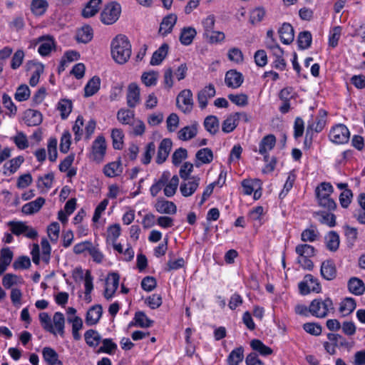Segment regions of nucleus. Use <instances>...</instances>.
<instances>
[{
	"label": "nucleus",
	"mask_w": 365,
	"mask_h": 365,
	"mask_svg": "<svg viewBox=\"0 0 365 365\" xmlns=\"http://www.w3.org/2000/svg\"><path fill=\"white\" fill-rule=\"evenodd\" d=\"M111 56L113 60L119 63L124 64L131 56V44L128 38L123 34H118L110 43Z\"/></svg>",
	"instance_id": "nucleus-1"
},
{
	"label": "nucleus",
	"mask_w": 365,
	"mask_h": 365,
	"mask_svg": "<svg viewBox=\"0 0 365 365\" xmlns=\"http://www.w3.org/2000/svg\"><path fill=\"white\" fill-rule=\"evenodd\" d=\"M332 300L327 297L324 300L315 299L312 300L309 306V313L317 318H325L329 310H334Z\"/></svg>",
	"instance_id": "nucleus-2"
},
{
	"label": "nucleus",
	"mask_w": 365,
	"mask_h": 365,
	"mask_svg": "<svg viewBox=\"0 0 365 365\" xmlns=\"http://www.w3.org/2000/svg\"><path fill=\"white\" fill-rule=\"evenodd\" d=\"M120 12V5L117 2H110L105 6L101 14V21L104 24H113L118 19Z\"/></svg>",
	"instance_id": "nucleus-3"
},
{
	"label": "nucleus",
	"mask_w": 365,
	"mask_h": 365,
	"mask_svg": "<svg viewBox=\"0 0 365 365\" xmlns=\"http://www.w3.org/2000/svg\"><path fill=\"white\" fill-rule=\"evenodd\" d=\"M329 138L331 142L336 144H344L349 140L350 132L345 125L337 124L330 130Z\"/></svg>",
	"instance_id": "nucleus-4"
},
{
	"label": "nucleus",
	"mask_w": 365,
	"mask_h": 365,
	"mask_svg": "<svg viewBox=\"0 0 365 365\" xmlns=\"http://www.w3.org/2000/svg\"><path fill=\"white\" fill-rule=\"evenodd\" d=\"M298 287L300 294L302 295H307L311 292L319 293L322 291L319 280L310 274L304 276V280L299 283Z\"/></svg>",
	"instance_id": "nucleus-5"
},
{
	"label": "nucleus",
	"mask_w": 365,
	"mask_h": 365,
	"mask_svg": "<svg viewBox=\"0 0 365 365\" xmlns=\"http://www.w3.org/2000/svg\"><path fill=\"white\" fill-rule=\"evenodd\" d=\"M8 225L11 227L12 234L15 235L19 236L24 234L30 239H35L38 236V232L32 227L26 225L25 222L10 221Z\"/></svg>",
	"instance_id": "nucleus-6"
},
{
	"label": "nucleus",
	"mask_w": 365,
	"mask_h": 365,
	"mask_svg": "<svg viewBox=\"0 0 365 365\" xmlns=\"http://www.w3.org/2000/svg\"><path fill=\"white\" fill-rule=\"evenodd\" d=\"M177 106L184 113H190L192 108V93L190 89L182 90L177 97Z\"/></svg>",
	"instance_id": "nucleus-7"
},
{
	"label": "nucleus",
	"mask_w": 365,
	"mask_h": 365,
	"mask_svg": "<svg viewBox=\"0 0 365 365\" xmlns=\"http://www.w3.org/2000/svg\"><path fill=\"white\" fill-rule=\"evenodd\" d=\"M106 151V139L103 135L98 136L93 142L92 154L93 160L98 162L103 160Z\"/></svg>",
	"instance_id": "nucleus-8"
},
{
	"label": "nucleus",
	"mask_w": 365,
	"mask_h": 365,
	"mask_svg": "<svg viewBox=\"0 0 365 365\" xmlns=\"http://www.w3.org/2000/svg\"><path fill=\"white\" fill-rule=\"evenodd\" d=\"M173 146V142L170 138H164L160 142L157 152L155 162L157 164H163L168 158Z\"/></svg>",
	"instance_id": "nucleus-9"
},
{
	"label": "nucleus",
	"mask_w": 365,
	"mask_h": 365,
	"mask_svg": "<svg viewBox=\"0 0 365 365\" xmlns=\"http://www.w3.org/2000/svg\"><path fill=\"white\" fill-rule=\"evenodd\" d=\"M120 275L117 272H110L106 279L107 287L105 289L104 297L109 300L112 298L118 289L119 285Z\"/></svg>",
	"instance_id": "nucleus-10"
},
{
	"label": "nucleus",
	"mask_w": 365,
	"mask_h": 365,
	"mask_svg": "<svg viewBox=\"0 0 365 365\" xmlns=\"http://www.w3.org/2000/svg\"><path fill=\"white\" fill-rule=\"evenodd\" d=\"M126 99L128 106L131 108H135L140 103V88L135 83L128 85Z\"/></svg>",
	"instance_id": "nucleus-11"
},
{
	"label": "nucleus",
	"mask_w": 365,
	"mask_h": 365,
	"mask_svg": "<svg viewBox=\"0 0 365 365\" xmlns=\"http://www.w3.org/2000/svg\"><path fill=\"white\" fill-rule=\"evenodd\" d=\"M187 182H182L180 187V190L182 196H191L197 189L200 184V178L197 176H192L189 178Z\"/></svg>",
	"instance_id": "nucleus-12"
},
{
	"label": "nucleus",
	"mask_w": 365,
	"mask_h": 365,
	"mask_svg": "<svg viewBox=\"0 0 365 365\" xmlns=\"http://www.w3.org/2000/svg\"><path fill=\"white\" fill-rule=\"evenodd\" d=\"M26 68L27 70L35 68L30 78L29 84L31 86H36L39 81L40 76L43 73L44 66L40 62L32 60L26 63Z\"/></svg>",
	"instance_id": "nucleus-13"
},
{
	"label": "nucleus",
	"mask_w": 365,
	"mask_h": 365,
	"mask_svg": "<svg viewBox=\"0 0 365 365\" xmlns=\"http://www.w3.org/2000/svg\"><path fill=\"white\" fill-rule=\"evenodd\" d=\"M243 76L236 70H230L225 74V82L227 87L237 88L243 83Z\"/></svg>",
	"instance_id": "nucleus-14"
},
{
	"label": "nucleus",
	"mask_w": 365,
	"mask_h": 365,
	"mask_svg": "<svg viewBox=\"0 0 365 365\" xmlns=\"http://www.w3.org/2000/svg\"><path fill=\"white\" fill-rule=\"evenodd\" d=\"M38 42L41 43L38 51L42 56H48L55 47L54 39L51 36H41L38 37Z\"/></svg>",
	"instance_id": "nucleus-15"
},
{
	"label": "nucleus",
	"mask_w": 365,
	"mask_h": 365,
	"mask_svg": "<svg viewBox=\"0 0 365 365\" xmlns=\"http://www.w3.org/2000/svg\"><path fill=\"white\" fill-rule=\"evenodd\" d=\"M216 91L212 84H209L202 89L197 94V101L200 108L204 109L207 105V101L215 96Z\"/></svg>",
	"instance_id": "nucleus-16"
},
{
	"label": "nucleus",
	"mask_w": 365,
	"mask_h": 365,
	"mask_svg": "<svg viewBox=\"0 0 365 365\" xmlns=\"http://www.w3.org/2000/svg\"><path fill=\"white\" fill-rule=\"evenodd\" d=\"M103 314V308L100 304L92 306L87 312L86 316V324L88 326L96 324L100 320Z\"/></svg>",
	"instance_id": "nucleus-17"
},
{
	"label": "nucleus",
	"mask_w": 365,
	"mask_h": 365,
	"mask_svg": "<svg viewBox=\"0 0 365 365\" xmlns=\"http://www.w3.org/2000/svg\"><path fill=\"white\" fill-rule=\"evenodd\" d=\"M281 41L286 45L290 44L294 38V31L289 23H284L278 30Z\"/></svg>",
	"instance_id": "nucleus-18"
},
{
	"label": "nucleus",
	"mask_w": 365,
	"mask_h": 365,
	"mask_svg": "<svg viewBox=\"0 0 365 365\" xmlns=\"http://www.w3.org/2000/svg\"><path fill=\"white\" fill-rule=\"evenodd\" d=\"M177 22V16L170 14L163 19L160 25L159 34L165 36L173 31V28Z\"/></svg>",
	"instance_id": "nucleus-19"
},
{
	"label": "nucleus",
	"mask_w": 365,
	"mask_h": 365,
	"mask_svg": "<svg viewBox=\"0 0 365 365\" xmlns=\"http://www.w3.org/2000/svg\"><path fill=\"white\" fill-rule=\"evenodd\" d=\"M320 273L326 280H332L336 277V269L332 260H325L322 263Z\"/></svg>",
	"instance_id": "nucleus-20"
},
{
	"label": "nucleus",
	"mask_w": 365,
	"mask_h": 365,
	"mask_svg": "<svg viewBox=\"0 0 365 365\" xmlns=\"http://www.w3.org/2000/svg\"><path fill=\"white\" fill-rule=\"evenodd\" d=\"M24 120L28 126H36L41 123L42 114L36 110L28 109L24 113Z\"/></svg>",
	"instance_id": "nucleus-21"
},
{
	"label": "nucleus",
	"mask_w": 365,
	"mask_h": 365,
	"mask_svg": "<svg viewBox=\"0 0 365 365\" xmlns=\"http://www.w3.org/2000/svg\"><path fill=\"white\" fill-rule=\"evenodd\" d=\"M155 207L159 213L173 215L177 212V207L174 202L165 200H158Z\"/></svg>",
	"instance_id": "nucleus-22"
},
{
	"label": "nucleus",
	"mask_w": 365,
	"mask_h": 365,
	"mask_svg": "<svg viewBox=\"0 0 365 365\" xmlns=\"http://www.w3.org/2000/svg\"><path fill=\"white\" fill-rule=\"evenodd\" d=\"M45 203V199L39 197L34 201L25 204L22 207V212L26 215H32L37 212Z\"/></svg>",
	"instance_id": "nucleus-23"
},
{
	"label": "nucleus",
	"mask_w": 365,
	"mask_h": 365,
	"mask_svg": "<svg viewBox=\"0 0 365 365\" xmlns=\"http://www.w3.org/2000/svg\"><path fill=\"white\" fill-rule=\"evenodd\" d=\"M348 289L352 294L360 296L365 292V284L361 279L351 277L348 282Z\"/></svg>",
	"instance_id": "nucleus-24"
},
{
	"label": "nucleus",
	"mask_w": 365,
	"mask_h": 365,
	"mask_svg": "<svg viewBox=\"0 0 365 365\" xmlns=\"http://www.w3.org/2000/svg\"><path fill=\"white\" fill-rule=\"evenodd\" d=\"M169 49V46L168 43H163L162 44L160 48L156 50L152 56L151 60H150V64L152 66H157L162 63L163 59L166 57L168 55Z\"/></svg>",
	"instance_id": "nucleus-25"
},
{
	"label": "nucleus",
	"mask_w": 365,
	"mask_h": 365,
	"mask_svg": "<svg viewBox=\"0 0 365 365\" xmlns=\"http://www.w3.org/2000/svg\"><path fill=\"white\" fill-rule=\"evenodd\" d=\"M101 79L98 76H94L91 78L84 88V96L90 97L96 93L100 89Z\"/></svg>",
	"instance_id": "nucleus-26"
},
{
	"label": "nucleus",
	"mask_w": 365,
	"mask_h": 365,
	"mask_svg": "<svg viewBox=\"0 0 365 365\" xmlns=\"http://www.w3.org/2000/svg\"><path fill=\"white\" fill-rule=\"evenodd\" d=\"M42 354L44 360L49 365H63L62 362L58 360L57 352L51 347H44L42 350Z\"/></svg>",
	"instance_id": "nucleus-27"
},
{
	"label": "nucleus",
	"mask_w": 365,
	"mask_h": 365,
	"mask_svg": "<svg viewBox=\"0 0 365 365\" xmlns=\"http://www.w3.org/2000/svg\"><path fill=\"white\" fill-rule=\"evenodd\" d=\"M275 143L276 138L274 135L269 134L264 136L259 143V153L260 154H266L274 147Z\"/></svg>",
	"instance_id": "nucleus-28"
},
{
	"label": "nucleus",
	"mask_w": 365,
	"mask_h": 365,
	"mask_svg": "<svg viewBox=\"0 0 365 365\" xmlns=\"http://www.w3.org/2000/svg\"><path fill=\"white\" fill-rule=\"evenodd\" d=\"M84 339L90 347H97L102 341L100 334L94 329H88L84 334Z\"/></svg>",
	"instance_id": "nucleus-29"
},
{
	"label": "nucleus",
	"mask_w": 365,
	"mask_h": 365,
	"mask_svg": "<svg viewBox=\"0 0 365 365\" xmlns=\"http://www.w3.org/2000/svg\"><path fill=\"white\" fill-rule=\"evenodd\" d=\"M93 36V29L89 25H85L77 31L76 40L78 42L87 43Z\"/></svg>",
	"instance_id": "nucleus-30"
},
{
	"label": "nucleus",
	"mask_w": 365,
	"mask_h": 365,
	"mask_svg": "<svg viewBox=\"0 0 365 365\" xmlns=\"http://www.w3.org/2000/svg\"><path fill=\"white\" fill-rule=\"evenodd\" d=\"M244 359V349L239 346L234 349L229 354L227 359L228 365H239Z\"/></svg>",
	"instance_id": "nucleus-31"
},
{
	"label": "nucleus",
	"mask_w": 365,
	"mask_h": 365,
	"mask_svg": "<svg viewBox=\"0 0 365 365\" xmlns=\"http://www.w3.org/2000/svg\"><path fill=\"white\" fill-rule=\"evenodd\" d=\"M197 133V123H195L191 126H185L178 132V138L184 141L195 137Z\"/></svg>",
	"instance_id": "nucleus-32"
},
{
	"label": "nucleus",
	"mask_w": 365,
	"mask_h": 365,
	"mask_svg": "<svg viewBox=\"0 0 365 365\" xmlns=\"http://www.w3.org/2000/svg\"><path fill=\"white\" fill-rule=\"evenodd\" d=\"M196 34L197 32L194 28L185 27L181 31L180 41L182 45L188 46L192 43Z\"/></svg>",
	"instance_id": "nucleus-33"
},
{
	"label": "nucleus",
	"mask_w": 365,
	"mask_h": 365,
	"mask_svg": "<svg viewBox=\"0 0 365 365\" xmlns=\"http://www.w3.org/2000/svg\"><path fill=\"white\" fill-rule=\"evenodd\" d=\"M204 126L211 135H215L219 130V120L215 115H208L204 120Z\"/></svg>",
	"instance_id": "nucleus-34"
},
{
	"label": "nucleus",
	"mask_w": 365,
	"mask_h": 365,
	"mask_svg": "<svg viewBox=\"0 0 365 365\" xmlns=\"http://www.w3.org/2000/svg\"><path fill=\"white\" fill-rule=\"evenodd\" d=\"M101 0H90L83 9L82 16L85 18H90L96 15L99 10V4Z\"/></svg>",
	"instance_id": "nucleus-35"
},
{
	"label": "nucleus",
	"mask_w": 365,
	"mask_h": 365,
	"mask_svg": "<svg viewBox=\"0 0 365 365\" xmlns=\"http://www.w3.org/2000/svg\"><path fill=\"white\" fill-rule=\"evenodd\" d=\"M327 248L331 251L335 252L338 250L339 246V236L335 231H330L326 237Z\"/></svg>",
	"instance_id": "nucleus-36"
},
{
	"label": "nucleus",
	"mask_w": 365,
	"mask_h": 365,
	"mask_svg": "<svg viewBox=\"0 0 365 365\" xmlns=\"http://www.w3.org/2000/svg\"><path fill=\"white\" fill-rule=\"evenodd\" d=\"M312 41V34L308 31H302L297 37V43L299 48L304 50L311 46Z\"/></svg>",
	"instance_id": "nucleus-37"
},
{
	"label": "nucleus",
	"mask_w": 365,
	"mask_h": 365,
	"mask_svg": "<svg viewBox=\"0 0 365 365\" xmlns=\"http://www.w3.org/2000/svg\"><path fill=\"white\" fill-rule=\"evenodd\" d=\"M135 325L141 328H148L152 327L154 322L150 319L143 312H137L135 314Z\"/></svg>",
	"instance_id": "nucleus-38"
},
{
	"label": "nucleus",
	"mask_w": 365,
	"mask_h": 365,
	"mask_svg": "<svg viewBox=\"0 0 365 365\" xmlns=\"http://www.w3.org/2000/svg\"><path fill=\"white\" fill-rule=\"evenodd\" d=\"M237 114H230L222 124V130L225 133L232 132L238 125V121L236 118Z\"/></svg>",
	"instance_id": "nucleus-39"
},
{
	"label": "nucleus",
	"mask_w": 365,
	"mask_h": 365,
	"mask_svg": "<svg viewBox=\"0 0 365 365\" xmlns=\"http://www.w3.org/2000/svg\"><path fill=\"white\" fill-rule=\"evenodd\" d=\"M195 158L201 163L208 164L213 160V153L210 148H202L196 153Z\"/></svg>",
	"instance_id": "nucleus-40"
},
{
	"label": "nucleus",
	"mask_w": 365,
	"mask_h": 365,
	"mask_svg": "<svg viewBox=\"0 0 365 365\" xmlns=\"http://www.w3.org/2000/svg\"><path fill=\"white\" fill-rule=\"evenodd\" d=\"M48 7L46 0H33L31 4V9L36 16L43 15Z\"/></svg>",
	"instance_id": "nucleus-41"
},
{
	"label": "nucleus",
	"mask_w": 365,
	"mask_h": 365,
	"mask_svg": "<svg viewBox=\"0 0 365 365\" xmlns=\"http://www.w3.org/2000/svg\"><path fill=\"white\" fill-rule=\"evenodd\" d=\"M296 253L302 257H311L315 255V249L308 244L298 245L295 248Z\"/></svg>",
	"instance_id": "nucleus-42"
},
{
	"label": "nucleus",
	"mask_w": 365,
	"mask_h": 365,
	"mask_svg": "<svg viewBox=\"0 0 365 365\" xmlns=\"http://www.w3.org/2000/svg\"><path fill=\"white\" fill-rule=\"evenodd\" d=\"M111 138L113 140V147L115 150H121L123 148L124 135L121 129L114 128L111 132Z\"/></svg>",
	"instance_id": "nucleus-43"
},
{
	"label": "nucleus",
	"mask_w": 365,
	"mask_h": 365,
	"mask_svg": "<svg viewBox=\"0 0 365 365\" xmlns=\"http://www.w3.org/2000/svg\"><path fill=\"white\" fill-rule=\"evenodd\" d=\"M250 346L253 350L258 351L263 356L270 355L272 353V349L264 345L259 339H252Z\"/></svg>",
	"instance_id": "nucleus-44"
},
{
	"label": "nucleus",
	"mask_w": 365,
	"mask_h": 365,
	"mask_svg": "<svg viewBox=\"0 0 365 365\" xmlns=\"http://www.w3.org/2000/svg\"><path fill=\"white\" fill-rule=\"evenodd\" d=\"M58 109L61 112V117L63 120L68 118L72 110V102L68 99H61L58 104Z\"/></svg>",
	"instance_id": "nucleus-45"
},
{
	"label": "nucleus",
	"mask_w": 365,
	"mask_h": 365,
	"mask_svg": "<svg viewBox=\"0 0 365 365\" xmlns=\"http://www.w3.org/2000/svg\"><path fill=\"white\" fill-rule=\"evenodd\" d=\"M178 184L179 178L178 175L173 176L169 182L164 186L165 187L163 191L165 195L168 197L173 196L176 192Z\"/></svg>",
	"instance_id": "nucleus-46"
},
{
	"label": "nucleus",
	"mask_w": 365,
	"mask_h": 365,
	"mask_svg": "<svg viewBox=\"0 0 365 365\" xmlns=\"http://www.w3.org/2000/svg\"><path fill=\"white\" fill-rule=\"evenodd\" d=\"M356 302L352 298H346L340 304L339 312L346 316L351 314L356 308Z\"/></svg>",
	"instance_id": "nucleus-47"
},
{
	"label": "nucleus",
	"mask_w": 365,
	"mask_h": 365,
	"mask_svg": "<svg viewBox=\"0 0 365 365\" xmlns=\"http://www.w3.org/2000/svg\"><path fill=\"white\" fill-rule=\"evenodd\" d=\"M327 115V111L324 110H319V116H318L316 119L315 123H309L308 125H313V130L316 133L321 132L325 126L326 124V116Z\"/></svg>",
	"instance_id": "nucleus-48"
},
{
	"label": "nucleus",
	"mask_w": 365,
	"mask_h": 365,
	"mask_svg": "<svg viewBox=\"0 0 365 365\" xmlns=\"http://www.w3.org/2000/svg\"><path fill=\"white\" fill-rule=\"evenodd\" d=\"M102 344L103 345L98 349L97 353L113 354L117 349V344L111 339H103Z\"/></svg>",
	"instance_id": "nucleus-49"
},
{
	"label": "nucleus",
	"mask_w": 365,
	"mask_h": 365,
	"mask_svg": "<svg viewBox=\"0 0 365 365\" xmlns=\"http://www.w3.org/2000/svg\"><path fill=\"white\" fill-rule=\"evenodd\" d=\"M242 192L246 195H251L256 186H259V180L245 179L242 181Z\"/></svg>",
	"instance_id": "nucleus-50"
},
{
	"label": "nucleus",
	"mask_w": 365,
	"mask_h": 365,
	"mask_svg": "<svg viewBox=\"0 0 365 365\" xmlns=\"http://www.w3.org/2000/svg\"><path fill=\"white\" fill-rule=\"evenodd\" d=\"M158 73L156 71L144 72L141 76V81L146 86H155L158 81Z\"/></svg>",
	"instance_id": "nucleus-51"
},
{
	"label": "nucleus",
	"mask_w": 365,
	"mask_h": 365,
	"mask_svg": "<svg viewBox=\"0 0 365 365\" xmlns=\"http://www.w3.org/2000/svg\"><path fill=\"white\" fill-rule=\"evenodd\" d=\"M134 118V111L129 109H120L117 113V119L123 124H130Z\"/></svg>",
	"instance_id": "nucleus-52"
},
{
	"label": "nucleus",
	"mask_w": 365,
	"mask_h": 365,
	"mask_svg": "<svg viewBox=\"0 0 365 365\" xmlns=\"http://www.w3.org/2000/svg\"><path fill=\"white\" fill-rule=\"evenodd\" d=\"M38 317H39V320H40V322H41L43 328L46 331H48V332H50V333H51L53 334H56V331H55V329H54V328H53V325L51 324V317H50V316L48 315V313H46V312H41V313L39 314Z\"/></svg>",
	"instance_id": "nucleus-53"
},
{
	"label": "nucleus",
	"mask_w": 365,
	"mask_h": 365,
	"mask_svg": "<svg viewBox=\"0 0 365 365\" xmlns=\"http://www.w3.org/2000/svg\"><path fill=\"white\" fill-rule=\"evenodd\" d=\"M334 192V188L329 182H322L316 188L317 197H321L323 195L324 197H329Z\"/></svg>",
	"instance_id": "nucleus-54"
},
{
	"label": "nucleus",
	"mask_w": 365,
	"mask_h": 365,
	"mask_svg": "<svg viewBox=\"0 0 365 365\" xmlns=\"http://www.w3.org/2000/svg\"><path fill=\"white\" fill-rule=\"evenodd\" d=\"M31 92L27 85L23 84L19 86L14 95L16 101L22 102L26 101L30 96Z\"/></svg>",
	"instance_id": "nucleus-55"
},
{
	"label": "nucleus",
	"mask_w": 365,
	"mask_h": 365,
	"mask_svg": "<svg viewBox=\"0 0 365 365\" xmlns=\"http://www.w3.org/2000/svg\"><path fill=\"white\" fill-rule=\"evenodd\" d=\"M317 215L320 216L319 222L322 224L327 225L330 227L336 225V216L333 213L326 212H319Z\"/></svg>",
	"instance_id": "nucleus-56"
},
{
	"label": "nucleus",
	"mask_w": 365,
	"mask_h": 365,
	"mask_svg": "<svg viewBox=\"0 0 365 365\" xmlns=\"http://www.w3.org/2000/svg\"><path fill=\"white\" fill-rule=\"evenodd\" d=\"M284 51L283 49H278L276 53H273L275 59L273 62V67L276 69L283 71L286 68V61L283 58Z\"/></svg>",
	"instance_id": "nucleus-57"
},
{
	"label": "nucleus",
	"mask_w": 365,
	"mask_h": 365,
	"mask_svg": "<svg viewBox=\"0 0 365 365\" xmlns=\"http://www.w3.org/2000/svg\"><path fill=\"white\" fill-rule=\"evenodd\" d=\"M187 158V151L185 148H180L175 150L172 155V163L174 165H179L182 161Z\"/></svg>",
	"instance_id": "nucleus-58"
},
{
	"label": "nucleus",
	"mask_w": 365,
	"mask_h": 365,
	"mask_svg": "<svg viewBox=\"0 0 365 365\" xmlns=\"http://www.w3.org/2000/svg\"><path fill=\"white\" fill-rule=\"evenodd\" d=\"M31 265L30 258L27 256L19 257L13 263L12 266L14 269H29Z\"/></svg>",
	"instance_id": "nucleus-59"
},
{
	"label": "nucleus",
	"mask_w": 365,
	"mask_h": 365,
	"mask_svg": "<svg viewBox=\"0 0 365 365\" xmlns=\"http://www.w3.org/2000/svg\"><path fill=\"white\" fill-rule=\"evenodd\" d=\"M24 160V159L22 156H18L6 163L4 165V168L9 170L11 173H14L23 163Z\"/></svg>",
	"instance_id": "nucleus-60"
},
{
	"label": "nucleus",
	"mask_w": 365,
	"mask_h": 365,
	"mask_svg": "<svg viewBox=\"0 0 365 365\" xmlns=\"http://www.w3.org/2000/svg\"><path fill=\"white\" fill-rule=\"evenodd\" d=\"M120 161L109 163L104 166L103 173L108 178H113L118 175L117 170L120 167Z\"/></svg>",
	"instance_id": "nucleus-61"
},
{
	"label": "nucleus",
	"mask_w": 365,
	"mask_h": 365,
	"mask_svg": "<svg viewBox=\"0 0 365 365\" xmlns=\"http://www.w3.org/2000/svg\"><path fill=\"white\" fill-rule=\"evenodd\" d=\"M229 100L239 106H245L248 104V96L245 93L240 94H229Z\"/></svg>",
	"instance_id": "nucleus-62"
},
{
	"label": "nucleus",
	"mask_w": 365,
	"mask_h": 365,
	"mask_svg": "<svg viewBox=\"0 0 365 365\" xmlns=\"http://www.w3.org/2000/svg\"><path fill=\"white\" fill-rule=\"evenodd\" d=\"M53 321L58 332L62 335L64 333V315L61 312H57L53 317Z\"/></svg>",
	"instance_id": "nucleus-63"
},
{
	"label": "nucleus",
	"mask_w": 365,
	"mask_h": 365,
	"mask_svg": "<svg viewBox=\"0 0 365 365\" xmlns=\"http://www.w3.org/2000/svg\"><path fill=\"white\" fill-rule=\"evenodd\" d=\"M71 135L70 132L68 130L64 131L61 138L60 143V151L61 153H67L68 152L71 143Z\"/></svg>",
	"instance_id": "nucleus-64"
}]
</instances>
